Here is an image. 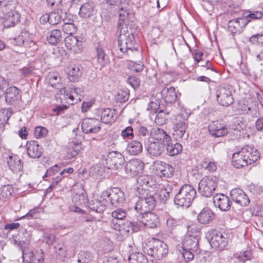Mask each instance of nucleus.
Wrapping results in <instances>:
<instances>
[{
	"label": "nucleus",
	"mask_w": 263,
	"mask_h": 263,
	"mask_svg": "<svg viewBox=\"0 0 263 263\" xmlns=\"http://www.w3.org/2000/svg\"><path fill=\"white\" fill-rule=\"evenodd\" d=\"M117 28L120 31L118 41L120 50L128 55H132L135 53L139 54L138 45L136 44L132 30H128L126 25L121 23L117 26Z\"/></svg>",
	"instance_id": "1"
},
{
	"label": "nucleus",
	"mask_w": 263,
	"mask_h": 263,
	"mask_svg": "<svg viewBox=\"0 0 263 263\" xmlns=\"http://www.w3.org/2000/svg\"><path fill=\"white\" fill-rule=\"evenodd\" d=\"M143 252L155 260H161L168 254V248L166 243L159 239L152 238L143 247Z\"/></svg>",
	"instance_id": "2"
},
{
	"label": "nucleus",
	"mask_w": 263,
	"mask_h": 263,
	"mask_svg": "<svg viewBox=\"0 0 263 263\" xmlns=\"http://www.w3.org/2000/svg\"><path fill=\"white\" fill-rule=\"evenodd\" d=\"M196 196L195 189L190 184H184L179 189L174 198V202L178 206L189 208Z\"/></svg>",
	"instance_id": "3"
},
{
	"label": "nucleus",
	"mask_w": 263,
	"mask_h": 263,
	"mask_svg": "<svg viewBox=\"0 0 263 263\" xmlns=\"http://www.w3.org/2000/svg\"><path fill=\"white\" fill-rule=\"evenodd\" d=\"M155 195H157L155 192L146 193V195L144 197L138 195L139 200L134 206L136 212L142 215L150 213L156 205Z\"/></svg>",
	"instance_id": "4"
},
{
	"label": "nucleus",
	"mask_w": 263,
	"mask_h": 263,
	"mask_svg": "<svg viewBox=\"0 0 263 263\" xmlns=\"http://www.w3.org/2000/svg\"><path fill=\"white\" fill-rule=\"evenodd\" d=\"M218 184V178L214 176H205L199 183L198 190L203 196L209 197L212 195Z\"/></svg>",
	"instance_id": "5"
},
{
	"label": "nucleus",
	"mask_w": 263,
	"mask_h": 263,
	"mask_svg": "<svg viewBox=\"0 0 263 263\" xmlns=\"http://www.w3.org/2000/svg\"><path fill=\"white\" fill-rule=\"evenodd\" d=\"M137 192L142 197L146 195V193L155 192L154 181L149 176L141 175L137 179Z\"/></svg>",
	"instance_id": "6"
},
{
	"label": "nucleus",
	"mask_w": 263,
	"mask_h": 263,
	"mask_svg": "<svg viewBox=\"0 0 263 263\" xmlns=\"http://www.w3.org/2000/svg\"><path fill=\"white\" fill-rule=\"evenodd\" d=\"M212 237L210 241L211 247L217 249L219 251H222L228 245L229 238L228 234L221 232L216 230H213L212 232Z\"/></svg>",
	"instance_id": "7"
},
{
	"label": "nucleus",
	"mask_w": 263,
	"mask_h": 263,
	"mask_svg": "<svg viewBox=\"0 0 263 263\" xmlns=\"http://www.w3.org/2000/svg\"><path fill=\"white\" fill-rule=\"evenodd\" d=\"M102 196L109 198L111 204L114 206L123 203L125 199L124 192L118 187L107 189L102 192Z\"/></svg>",
	"instance_id": "8"
},
{
	"label": "nucleus",
	"mask_w": 263,
	"mask_h": 263,
	"mask_svg": "<svg viewBox=\"0 0 263 263\" xmlns=\"http://www.w3.org/2000/svg\"><path fill=\"white\" fill-rule=\"evenodd\" d=\"M106 164L110 170H119L122 167L124 163V157L120 153L112 151L109 153L106 159Z\"/></svg>",
	"instance_id": "9"
},
{
	"label": "nucleus",
	"mask_w": 263,
	"mask_h": 263,
	"mask_svg": "<svg viewBox=\"0 0 263 263\" xmlns=\"http://www.w3.org/2000/svg\"><path fill=\"white\" fill-rule=\"evenodd\" d=\"M83 132L86 134H95L100 130V122L95 118H85L81 123Z\"/></svg>",
	"instance_id": "10"
},
{
	"label": "nucleus",
	"mask_w": 263,
	"mask_h": 263,
	"mask_svg": "<svg viewBox=\"0 0 263 263\" xmlns=\"http://www.w3.org/2000/svg\"><path fill=\"white\" fill-rule=\"evenodd\" d=\"M216 97L218 102L223 106H229L233 102L232 91L229 88H220L217 91Z\"/></svg>",
	"instance_id": "11"
},
{
	"label": "nucleus",
	"mask_w": 263,
	"mask_h": 263,
	"mask_svg": "<svg viewBox=\"0 0 263 263\" xmlns=\"http://www.w3.org/2000/svg\"><path fill=\"white\" fill-rule=\"evenodd\" d=\"M257 109V102L251 98L238 102L237 110L240 114H253Z\"/></svg>",
	"instance_id": "12"
},
{
	"label": "nucleus",
	"mask_w": 263,
	"mask_h": 263,
	"mask_svg": "<svg viewBox=\"0 0 263 263\" xmlns=\"http://www.w3.org/2000/svg\"><path fill=\"white\" fill-rule=\"evenodd\" d=\"M144 167L143 162L139 159H133L126 163V173L130 176H135L141 173Z\"/></svg>",
	"instance_id": "13"
},
{
	"label": "nucleus",
	"mask_w": 263,
	"mask_h": 263,
	"mask_svg": "<svg viewBox=\"0 0 263 263\" xmlns=\"http://www.w3.org/2000/svg\"><path fill=\"white\" fill-rule=\"evenodd\" d=\"M210 133L215 137L225 136L228 133V128L226 125L221 124L218 121H213L209 126Z\"/></svg>",
	"instance_id": "14"
},
{
	"label": "nucleus",
	"mask_w": 263,
	"mask_h": 263,
	"mask_svg": "<svg viewBox=\"0 0 263 263\" xmlns=\"http://www.w3.org/2000/svg\"><path fill=\"white\" fill-rule=\"evenodd\" d=\"M65 44L67 49L74 53L80 52L83 48V42L78 40L77 36L68 35L65 38Z\"/></svg>",
	"instance_id": "15"
},
{
	"label": "nucleus",
	"mask_w": 263,
	"mask_h": 263,
	"mask_svg": "<svg viewBox=\"0 0 263 263\" xmlns=\"http://www.w3.org/2000/svg\"><path fill=\"white\" fill-rule=\"evenodd\" d=\"M213 203L216 207L218 208L221 211H228L231 206V202L226 195L216 194L214 196Z\"/></svg>",
	"instance_id": "16"
},
{
	"label": "nucleus",
	"mask_w": 263,
	"mask_h": 263,
	"mask_svg": "<svg viewBox=\"0 0 263 263\" xmlns=\"http://www.w3.org/2000/svg\"><path fill=\"white\" fill-rule=\"evenodd\" d=\"M232 200L241 206H247L250 203V200L245 193L239 189H234L230 193Z\"/></svg>",
	"instance_id": "17"
},
{
	"label": "nucleus",
	"mask_w": 263,
	"mask_h": 263,
	"mask_svg": "<svg viewBox=\"0 0 263 263\" xmlns=\"http://www.w3.org/2000/svg\"><path fill=\"white\" fill-rule=\"evenodd\" d=\"M5 97L6 102L9 104H15L21 98V90L15 86H11L6 89Z\"/></svg>",
	"instance_id": "18"
},
{
	"label": "nucleus",
	"mask_w": 263,
	"mask_h": 263,
	"mask_svg": "<svg viewBox=\"0 0 263 263\" xmlns=\"http://www.w3.org/2000/svg\"><path fill=\"white\" fill-rule=\"evenodd\" d=\"M240 151L243 154L245 158L246 159L249 165L255 162L260 157L258 151L254 147L249 145L242 147Z\"/></svg>",
	"instance_id": "19"
},
{
	"label": "nucleus",
	"mask_w": 263,
	"mask_h": 263,
	"mask_svg": "<svg viewBox=\"0 0 263 263\" xmlns=\"http://www.w3.org/2000/svg\"><path fill=\"white\" fill-rule=\"evenodd\" d=\"M247 24L246 20L242 18H235L230 21L228 24V28L231 34L234 36L242 32V28Z\"/></svg>",
	"instance_id": "20"
},
{
	"label": "nucleus",
	"mask_w": 263,
	"mask_h": 263,
	"mask_svg": "<svg viewBox=\"0 0 263 263\" xmlns=\"http://www.w3.org/2000/svg\"><path fill=\"white\" fill-rule=\"evenodd\" d=\"M7 163L9 169L14 173L17 174L23 171V163L16 155H10L7 158Z\"/></svg>",
	"instance_id": "21"
},
{
	"label": "nucleus",
	"mask_w": 263,
	"mask_h": 263,
	"mask_svg": "<svg viewBox=\"0 0 263 263\" xmlns=\"http://www.w3.org/2000/svg\"><path fill=\"white\" fill-rule=\"evenodd\" d=\"M148 228H155L159 224V218L157 215L153 213H148L142 215L141 221L140 223Z\"/></svg>",
	"instance_id": "22"
},
{
	"label": "nucleus",
	"mask_w": 263,
	"mask_h": 263,
	"mask_svg": "<svg viewBox=\"0 0 263 263\" xmlns=\"http://www.w3.org/2000/svg\"><path fill=\"white\" fill-rule=\"evenodd\" d=\"M151 134L153 139L163 144L169 141L171 138L163 129L157 127L151 128Z\"/></svg>",
	"instance_id": "23"
},
{
	"label": "nucleus",
	"mask_w": 263,
	"mask_h": 263,
	"mask_svg": "<svg viewBox=\"0 0 263 263\" xmlns=\"http://www.w3.org/2000/svg\"><path fill=\"white\" fill-rule=\"evenodd\" d=\"M162 99L167 104H173L175 103L177 98L175 88L173 86H166L161 91Z\"/></svg>",
	"instance_id": "24"
},
{
	"label": "nucleus",
	"mask_w": 263,
	"mask_h": 263,
	"mask_svg": "<svg viewBox=\"0 0 263 263\" xmlns=\"http://www.w3.org/2000/svg\"><path fill=\"white\" fill-rule=\"evenodd\" d=\"M215 218L214 213L209 208H204L198 215L197 220L202 224L210 223Z\"/></svg>",
	"instance_id": "25"
},
{
	"label": "nucleus",
	"mask_w": 263,
	"mask_h": 263,
	"mask_svg": "<svg viewBox=\"0 0 263 263\" xmlns=\"http://www.w3.org/2000/svg\"><path fill=\"white\" fill-rule=\"evenodd\" d=\"M27 154L29 157L39 158L42 154V148L35 141L28 142L26 144Z\"/></svg>",
	"instance_id": "26"
},
{
	"label": "nucleus",
	"mask_w": 263,
	"mask_h": 263,
	"mask_svg": "<svg viewBox=\"0 0 263 263\" xmlns=\"http://www.w3.org/2000/svg\"><path fill=\"white\" fill-rule=\"evenodd\" d=\"M199 238L186 235L182 243L183 249L192 250L193 252L198 251Z\"/></svg>",
	"instance_id": "27"
},
{
	"label": "nucleus",
	"mask_w": 263,
	"mask_h": 263,
	"mask_svg": "<svg viewBox=\"0 0 263 263\" xmlns=\"http://www.w3.org/2000/svg\"><path fill=\"white\" fill-rule=\"evenodd\" d=\"M101 199H94L89 204V208L92 211L97 213H102L106 207L107 201L105 197L102 196V194L100 197Z\"/></svg>",
	"instance_id": "28"
},
{
	"label": "nucleus",
	"mask_w": 263,
	"mask_h": 263,
	"mask_svg": "<svg viewBox=\"0 0 263 263\" xmlns=\"http://www.w3.org/2000/svg\"><path fill=\"white\" fill-rule=\"evenodd\" d=\"M165 147L167 154L170 156H174L180 153L182 150V145L176 142H173L171 138L169 141L164 144Z\"/></svg>",
	"instance_id": "29"
},
{
	"label": "nucleus",
	"mask_w": 263,
	"mask_h": 263,
	"mask_svg": "<svg viewBox=\"0 0 263 263\" xmlns=\"http://www.w3.org/2000/svg\"><path fill=\"white\" fill-rule=\"evenodd\" d=\"M141 228V225L138 222L126 221L122 222L121 231L120 232L122 234L133 233L139 231Z\"/></svg>",
	"instance_id": "30"
},
{
	"label": "nucleus",
	"mask_w": 263,
	"mask_h": 263,
	"mask_svg": "<svg viewBox=\"0 0 263 263\" xmlns=\"http://www.w3.org/2000/svg\"><path fill=\"white\" fill-rule=\"evenodd\" d=\"M147 152L151 157H158L164 151V144L159 142H151L147 147Z\"/></svg>",
	"instance_id": "31"
},
{
	"label": "nucleus",
	"mask_w": 263,
	"mask_h": 263,
	"mask_svg": "<svg viewBox=\"0 0 263 263\" xmlns=\"http://www.w3.org/2000/svg\"><path fill=\"white\" fill-rule=\"evenodd\" d=\"M246 159L241 151L236 152L232 156V164L237 168L247 166L249 164Z\"/></svg>",
	"instance_id": "32"
},
{
	"label": "nucleus",
	"mask_w": 263,
	"mask_h": 263,
	"mask_svg": "<svg viewBox=\"0 0 263 263\" xmlns=\"http://www.w3.org/2000/svg\"><path fill=\"white\" fill-rule=\"evenodd\" d=\"M20 15L15 11H11L7 13L4 22L6 27L14 26L20 21Z\"/></svg>",
	"instance_id": "33"
},
{
	"label": "nucleus",
	"mask_w": 263,
	"mask_h": 263,
	"mask_svg": "<svg viewBox=\"0 0 263 263\" xmlns=\"http://www.w3.org/2000/svg\"><path fill=\"white\" fill-rule=\"evenodd\" d=\"M142 145L138 140H132L126 147V152L130 155L135 156L140 154L142 151Z\"/></svg>",
	"instance_id": "34"
},
{
	"label": "nucleus",
	"mask_w": 263,
	"mask_h": 263,
	"mask_svg": "<svg viewBox=\"0 0 263 263\" xmlns=\"http://www.w3.org/2000/svg\"><path fill=\"white\" fill-rule=\"evenodd\" d=\"M94 12V6L92 3H86L81 5L79 14L84 18L90 17Z\"/></svg>",
	"instance_id": "35"
},
{
	"label": "nucleus",
	"mask_w": 263,
	"mask_h": 263,
	"mask_svg": "<svg viewBox=\"0 0 263 263\" xmlns=\"http://www.w3.org/2000/svg\"><path fill=\"white\" fill-rule=\"evenodd\" d=\"M115 110L110 108L103 109L101 114V119L102 122L107 124L115 121Z\"/></svg>",
	"instance_id": "36"
},
{
	"label": "nucleus",
	"mask_w": 263,
	"mask_h": 263,
	"mask_svg": "<svg viewBox=\"0 0 263 263\" xmlns=\"http://www.w3.org/2000/svg\"><path fill=\"white\" fill-rule=\"evenodd\" d=\"M63 91L65 99L67 101L69 100L68 103L72 105L76 103L73 93L78 95V93L81 92V89L75 87H69L68 88H64Z\"/></svg>",
	"instance_id": "37"
},
{
	"label": "nucleus",
	"mask_w": 263,
	"mask_h": 263,
	"mask_svg": "<svg viewBox=\"0 0 263 263\" xmlns=\"http://www.w3.org/2000/svg\"><path fill=\"white\" fill-rule=\"evenodd\" d=\"M62 39V35L61 31L59 29H53L47 35L48 42L52 45H55L60 42Z\"/></svg>",
	"instance_id": "38"
},
{
	"label": "nucleus",
	"mask_w": 263,
	"mask_h": 263,
	"mask_svg": "<svg viewBox=\"0 0 263 263\" xmlns=\"http://www.w3.org/2000/svg\"><path fill=\"white\" fill-rule=\"evenodd\" d=\"M13 187L12 185L7 184L0 187V199L7 201L10 199L13 192Z\"/></svg>",
	"instance_id": "39"
},
{
	"label": "nucleus",
	"mask_w": 263,
	"mask_h": 263,
	"mask_svg": "<svg viewBox=\"0 0 263 263\" xmlns=\"http://www.w3.org/2000/svg\"><path fill=\"white\" fill-rule=\"evenodd\" d=\"M190 114L183 111L177 115L175 119L174 125L175 127L187 126V120Z\"/></svg>",
	"instance_id": "40"
},
{
	"label": "nucleus",
	"mask_w": 263,
	"mask_h": 263,
	"mask_svg": "<svg viewBox=\"0 0 263 263\" xmlns=\"http://www.w3.org/2000/svg\"><path fill=\"white\" fill-rule=\"evenodd\" d=\"M82 73L80 66L76 65L69 68L68 78L71 82H76L78 80Z\"/></svg>",
	"instance_id": "41"
},
{
	"label": "nucleus",
	"mask_w": 263,
	"mask_h": 263,
	"mask_svg": "<svg viewBox=\"0 0 263 263\" xmlns=\"http://www.w3.org/2000/svg\"><path fill=\"white\" fill-rule=\"evenodd\" d=\"M97 54L98 62L101 67L104 66L109 63V58L108 55L105 53L104 50L100 46H99L97 48Z\"/></svg>",
	"instance_id": "42"
},
{
	"label": "nucleus",
	"mask_w": 263,
	"mask_h": 263,
	"mask_svg": "<svg viewBox=\"0 0 263 263\" xmlns=\"http://www.w3.org/2000/svg\"><path fill=\"white\" fill-rule=\"evenodd\" d=\"M130 263H147V257L141 253L132 254L129 257Z\"/></svg>",
	"instance_id": "43"
},
{
	"label": "nucleus",
	"mask_w": 263,
	"mask_h": 263,
	"mask_svg": "<svg viewBox=\"0 0 263 263\" xmlns=\"http://www.w3.org/2000/svg\"><path fill=\"white\" fill-rule=\"evenodd\" d=\"M172 190L173 187L170 184L167 185L165 188L161 189L158 195L160 200L163 202L166 201L170 198Z\"/></svg>",
	"instance_id": "44"
},
{
	"label": "nucleus",
	"mask_w": 263,
	"mask_h": 263,
	"mask_svg": "<svg viewBox=\"0 0 263 263\" xmlns=\"http://www.w3.org/2000/svg\"><path fill=\"white\" fill-rule=\"evenodd\" d=\"M63 21L64 24L62 26V30L64 32L69 34V35H72L77 31V27L73 23L67 22L65 20H63Z\"/></svg>",
	"instance_id": "45"
},
{
	"label": "nucleus",
	"mask_w": 263,
	"mask_h": 263,
	"mask_svg": "<svg viewBox=\"0 0 263 263\" xmlns=\"http://www.w3.org/2000/svg\"><path fill=\"white\" fill-rule=\"evenodd\" d=\"M187 126H179V127H174V133L173 135L175 137L177 140L179 141L180 139L183 138L186 139L187 137V135H185V132Z\"/></svg>",
	"instance_id": "46"
},
{
	"label": "nucleus",
	"mask_w": 263,
	"mask_h": 263,
	"mask_svg": "<svg viewBox=\"0 0 263 263\" xmlns=\"http://www.w3.org/2000/svg\"><path fill=\"white\" fill-rule=\"evenodd\" d=\"M93 257L91 254L87 252L82 251L79 254L78 263H91Z\"/></svg>",
	"instance_id": "47"
},
{
	"label": "nucleus",
	"mask_w": 263,
	"mask_h": 263,
	"mask_svg": "<svg viewBox=\"0 0 263 263\" xmlns=\"http://www.w3.org/2000/svg\"><path fill=\"white\" fill-rule=\"evenodd\" d=\"M129 92L128 89L121 90L116 95L115 100L119 103H124L128 100Z\"/></svg>",
	"instance_id": "48"
},
{
	"label": "nucleus",
	"mask_w": 263,
	"mask_h": 263,
	"mask_svg": "<svg viewBox=\"0 0 263 263\" xmlns=\"http://www.w3.org/2000/svg\"><path fill=\"white\" fill-rule=\"evenodd\" d=\"M63 16L59 12H52L49 13V24L55 25L63 20Z\"/></svg>",
	"instance_id": "49"
},
{
	"label": "nucleus",
	"mask_w": 263,
	"mask_h": 263,
	"mask_svg": "<svg viewBox=\"0 0 263 263\" xmlns=\"http://www.w3.org/2000/svg\"><path fill=\"white\" fill-rule=\"evenodd\" d=\"M128 68L133 72H140L143 70L144 65L140 61L138 63L130 61L128 64Z\"/></svg>",
	"instance_id": "50"
},
{
	"label": "nucleus",
	"mask_w": 263,
	"mask_h": 263,
	"mask_svg": "<svg viewBox=\"0 0 263 263\" xmlns=\"http://www.w3.org/2000/svg\"><path fill=\"white\" fill-rule=\"evenodd\" d=\"M138 135L141 139H147L152 137L151 128L148 129L146 127L141 126L138 128Z\"/></svg>",
	"instance_id": "51"
},
{
	"label": "nucleus",
	"mask_w": 263,
	"mask_h": 263,
	"mask_svg": "<svg viewBox=\"0 0 263 263\" xmlns=\"http://www.w3.org/2000/svg\"><path fill=\"white\" fill-rule=\"evenodd\" d=\"M12 114V108H2L0 110V119L6 122L9 120Z\"/></svg>",
	"instance_id": "52"
},
{
	"label": "nucleus",
	"mask_w": 263,
	"mask_h": 263,
	"mask_svg": "<svg viewBox=\"0 0 263 263\" xmlns=\"http://www.w3.org/2000/svg\"><path fill=\"white\" fill-rule=\"evenodd\" d=\"M168 114H166L163 110L158 111L155 118V122L158 125H163L166 123Z\"/></svg>",
	"instance_id": "53"
},
{
	"label": "nucleus",
	"mask_w": 263,
	"mask_h": 263,
	"mask_svg": "<svg viewBox=\"0 0 263 263\" xmlns=\"http://www.w3.org/2000/svg\"><path fill=\"white\" fill-rule=\"evenodd\" d=\"M47 79L49 83L53 87H57V85L59 84L60 80L58 74L54 72L50 73L48 75Z\"/></svg>",
	"instance_id": "54"
},
{
	"label": "nucleus",
	"mask_w": 263,
	"mask_h": 263,
	"mask_svg": "<svg viewBox=\"0 0 263 263\" xmlns=\"http://www.w3.org/2000/svg\"><path fill=\"white\" fill-rule=\"evenodd\" d=\"M112 217L119 220H123L127 215L126 211L123 209L119 208L112 212Z\"/></svg>",
	"instance_id": "55"
},
{
	"label": "nucleus",
	"mask_w": 263,
	"mask_h": 263,
	"mask_svg": "<svg viewBox=\"0 0 263 263\" xmlns=\"http://www.w3.org/2000/svg\"><path fill=\"white\" fill-rule=\"evenodd\" d=\"M34 67L31 66L24 67L19 70L20 76L23 78L28 77L34 73Z\"/></svg>",
	"instance_id": "56"
},
{
	"label": "nucleus",
	"mask_w": 263,
	"mask_h": 263,
	"mask_svg": "<svg viewBox=\"0 0 263 263\" xmlns=\"http://www.w3.org/2000/svg\"><path fill=\"white\" fill-rule=\"evenodd\" d=\"M200 231L196 226L192 225L187 227L186 235H190L191 236L200 238Z\"/></svg>",
	"instance_id": "57"
},
{
	"label": "nucleus",
	"mask_w": 263,
	"mask_h": 263,
	"mask_svg": "<svg viewBox=\"0 0 263 263\" xmlns=\"http://www.w3.org/2000/svg\"><path fill=\"white\" fill-rule=\"evenodd\" d=\"M48 133V130L45 127L38 126L35 128L34 130V136L36 138L45 137Z\"/></svg>",
	"instance_id": "58"
},
{
	"label": "nucleus",
	"mask_w": 263,
	"mask_h": 263,
	"mask_svg": "<svg viewBox=\"0 0 263 263\" xmlns=\"http://www.w3.org/2000/svg\"><path fill=\"white\" fill-rule=\"evenodd\" d=\"M202 165L205 170L211 172H214L216 171L217 169L216 164L214 161H208L205 160L202 161Z\"/></svg>",
	"instance_id": "59"
},
{
	"label": "nucleus",
	"mask_w": 263,
	"mask_h": 263,
	"mask_svg": "<svg viewBox=\"0 0 263 263\" xmlns=\"http://www.w3.org/2000/svg\"><path fill=\"white\" fill-rule=\"evenodd\" d=\"M33 261L32 263H44V254L42 249L37 250L35 254H34Z\"/></svg>",
	"instance_id": "60"
},
{
	"label": "nucleus",
	"mask_w": 263,
	"mask_h": 263,
	"mask_svg": "<svg viewBox=\"0 0 263 263\" xmlns=\"http://www.w3.org/2000/svg\"><path fill=\"white\" fill-rule=\"evenodd\" d=\"M123 139L128 138L132 139L134 138L133 128L131 126H128L122 130L121 133Z\"/></svg>",
	"instance_id": "61"
},
{
	"label": "nucleus",
	"mask_w": 263,
	"mask_h": 263,
	"mask_svg": "<svg viewBox=\"0 0 263 263\" xmlns=\"http://www.w3.org/2000/svg\"><path fill=\"white\" fill-rule=\"evenodd\" d=\"M34 253L32 251L23 250V260L26 263H32L33 261Z\"/></svg>",
	"instance_id": "62"
},
{
	"label": "nucleus",
	"mask_w": 263,
	"mask_h": 263,
	"mask_svg": "<svg viewBox=\"0 0 263 263\" xmlns=\"http://www.w3.org/2000/svg\"><path fill=\"white\" fill-rule=\"evenodd\" d=\"M29 36V33L27 32H22L17 37L14 39V43L17 46H21L24 44L25 37Z\"/></svg>",
	"instance_id": "63"
},
{
	"label": "nucleus",
	"mask_w": 263,
	"mask_h": 263,
	"mask_svg": "<svg viewBox=\"0 0 263 263\" xmlns=\"http://www.w3.org/2000/svg\"><path fill=\"white\" fill-rule=\"evenodd\" d=\"M249 41L252 44L258 43L263 45V34H256L252 35Z\"/></svg>",
	"instance_id": "64"
}]
</instances>
